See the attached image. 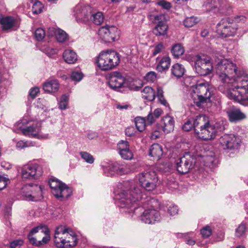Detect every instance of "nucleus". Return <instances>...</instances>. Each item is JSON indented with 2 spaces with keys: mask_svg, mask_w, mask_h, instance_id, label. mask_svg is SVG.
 I'll list each match as a JSON object with an SVG mask.
<instances>
[{
  "mask_svg": "<svg viewBox=\"0 0 248 248\" xmlns=\"http://www.w3.org/2000/svg\"><path fill=\"white\" fill-rule=\"evenodd\" d=\"M124 189L117 196V203L120 208L130 209L129 212H133L134 214L140 218V215L143 214L144 210H146L145 209V202L148 201V200L145 202L142 201L141 190L136 186L133 182H124Z\"/></svg>",
  "mask_w": 248,
  "mask_h": 248,
  "instance_id": "f257e3e1",
  "label": "nucleus"
},
{
  "mask_svg": "<svg viewBox=\"0 0 248 248\" xmlns=\"http://www.w3.org/2000/svg\"><path fill=\"white\" fill-rule=\"evenodd\" d=\"M43 8V6L42 3L39 0H36L32 5V12L35 14H39L42 12Z\"/></svg>",
  "mask_w": 248,
  "mask_h": 248,
  "instance_id": "a19ab883",
  "label": "nucleus"
},
{
  "mask_svg": "<svg viewBox=\"0 0 248 248\" xmlns=\"http://www.w3.org/2000/svg\"><path fill=\"white\" fill-rule=\"evenodd\" d=\"M26 190L31 192V193H25L23 195L26 200L37 201L42 197V188L41 186L30 184L26 185L23 189L22 192L25 193Z\"/></svg>",
  "mask_w": 248,
  "mask_h": 248,
  "instance_id": "f3484780",
  "label": "nucleus"
},
{
  "mask_svg": "<svg viewBox=\"0 0 248 248\" xmlns=\"http://www.w3.org/2000/svg\"><path fill=\"white\" fill-rule=\"evenodd\" d=\"M170 64V59L169 57H163L156 66V69L160 72L168 69Z\"/></svg>",
  "mask_w": 248,
  "mask_h": 248,
  "instance_id": "f704fd0d",
  "label": "nucleus"
},
{
  "mask_svg": "<svg viewBox=\"0 0 248 248\" xmlns=\"http://www.w3.org/2000/svg\"><path fill=\"white\" fill-rule=\"evenodd\" d=\"M8 181V179L0 175V190L3 189L6 186Z\"/></svg>",
  "mask_w": 248,
  "mask_h": 248,
  "instance_id": "5fc2aeb1",
  "label": "nucleus"
},
{
  "mask_svg": "<svg viewBox=\"0 0 248 248\" xmlns=\"http://www.w3.org/2000/svg\"><path fill=\"white\" fill-rule=\"evenodd\" d=\"M140 220L145 224H155L160 220L159 212L154 209H148L144 210L143 214L140 215Z\"/></svg>",
  "mask_w": 248,
  "mask_h": 248,
  "instance_id": "6ab92c4d",
  "label": "nucleus"
},
{
  "mask_svg": "<svg viewBox=\"0 0 248 248\" xmlns=\"http://www.w3.org/2000/svg\"><path fill=\"white\" fill-rule=\"evenodd\" d=\"M135 124L137 129L141 132L145 127V120L141 118H137L135 119Z\"/></svg>",
  "mask_w": 248,
  "mask_h": 248,
  "instance_id": "ea45409f",
  "label": "nucleus"
},
{
  "mask_svg": "<svg viewBox=\"0 0 248 248\" xmlns=\"http://www.w3.org/2000/svg\"><path fill=\"white\" fill-rule=\"evenodd\" d=\"M71 78L73 80L79 81L83 78V75L80 72H73L71 75Z\"/></svg>",
  "mask_w": 248,
  "mask_h": 248,
  "instance_id": "8fccbe9b",
  "label": "nucleus"
},
{
  "mask_svg": "<svg viewBox=\"0 0 248 248\" xmlns=\"http://www.w3.org/2000/svg\"><path fill=\"white\" fill-rule=\"evenodd\" d=\"M0 24L3 30H8L14 27L17 28L19 26L17 20L10 16L3 17L0 16Z\"/></svg>",
  "mask_w": 248,
  "mask_h": 248,
  "instance_id": "b1692460",
  "label": "nucleus"
},
{
  "mask_svg": "<svg viewBox=\"0 0 248 248\" xmlns=\"http://www.w3.org/2000/svg\"><path fill=\"white\" fill-rule=\"evenodd\" d=\"M54 243L59 248H71L77 245V238L70 229L61 226L55 230Z\"/></svg>",
  "mask_w": 248,
  "mask_h": 248,
  "instance_id": "7ed1b4c3",
  "label": "nucleus"
},
{
  "mask_svg": "<svg viewBox=\"0 0 248 248\" xmlns=\"http://www.w3.org/2000/svg\"><path fill=\"white\" fill-rule=\"evenodd\" d=\"M145 78L148 81L154 82L156 79V74L154 72H149L146 74Z\"/></svg>",
  "mask_w": 248,
  "mask_h": 248,
  "instance_id": "603ef678",
  "label": "nucleus"
},
{
  "mask_svg": "<svg viewBox=\"0 0 248 248\" xmlns=\"http://www.w3.org/2000/svg\"><path fill=\"white\" fill-rule=\"evenodd\" d=\"M120 55L114 50H107L101 52L97 57L96 63L102 70L112 69L119 64Z\"/></svg>",
  "mask_w": 248,
  "mask_h": 248,
  "instance_id": "423d86ee",
  "label": "nucleus"
},
{
  "mask_svg": "<svg viewBox=\"0 0 248 248\" xmlns=\"http://www.w3.org/2000/svg\"><path fill=\"white\" fill-rule=\"evenodd\" d=\"M216 73L219 80L223 83L221 86L230 83L234 81L233 74H237V68L235 64L228 59L220 60L217 64Z\"/></svg>",
  "mask_w": 248,
  "mask_h": 248,
  "instance_id": "20e7f679",
  "label": "nucleus"
},
{
  "mask_svg": "<svg viewBox=\"0 0 248 248\" xmlns=\"http://www.w3.org/2000/svg\"><path fill=\"white\" fill-rule=\"evenodd\" d=\"M225 86H219V90L229 99L248 106V77H237Z\"/></svg>",
  "mask_w": 248,
  "mask_h": 248,
  "instance_id": "f03ea898",
  "label": "nucleus"
},
{
  "mask_svg": "<svg viewBox=\"0 0 248 248\" xmlns=\"http://www.w3.org/2000/svg\"><path fill=\"white\" fill-rule=\"evenodd\" d=\"M104 16L102 12H97L93 14L91 16V20L97 25H100L104 21Z\"/></svg>",
  "mask_w": 248,
  "mask_h": 248,
  "instance_id": "e433bc0d",
  "label": "nucleus"
},
{
  "mask_svg": "<svg viewBox=\"0 0 248 248\" xmlns=\"http://www.w3.org/2000/svg\"><path fill=\"white\" fill-rule=\"evenodd\" d=\"M46 35L45 31L42 28H38L35 31L34 36L36 39L38 41H41L44 39Z\"/></svg>",
  "mask_w": 248,
  "mask_h": 248,
  "instance_id": "37998d69",
  "label": "nucleus"
},
{
  "mask_svg": "<svg viewBox=\"0 0 248 248\" xmlns=\"http://www.w3.org/2000/svg\"><path fill=\"white\" fill-rule=\"evenodd\" d=\"M194 68L196 72L200 76H206L211 73L213 69L210 60L202 58L200 56H196Z\"/></svg>",
  "mask_w": 248,
  "mask_h": 248,
  "instance_id": "dca6fc26",
  "label": "nucleus"
},
{
  "mask_svg": "<svg viewBox=\"0 0 248 248\" xmlns=\"http://www.w3.org/2000/svg\"><path fill=\"white\" fill-rule=\"evenodd\" d=\"M194 132L197 133L204 126L209 124V118L205 115L200 114L192 118Z\"/></svg>",
  "mask_w": 248,
  "mask_h": 248,
  "instance_id": "5701e85b",
  "label": "nucleus"
},
{
  "mask_svg": "<svg viewBox=\"0 0 248 248\" xmlns=\"http://www.w3.org/2000/svg\"><path fill=\"white\" fill-rule=\"evenodd\" d=\"M39 92V89L38 87H34L32 88L29 93V95L32 98H34L36 94Z\"/></svg>",
  "mask_w": 248,
  "mask_h": 248,
  "instance_id": "052dcab7",
  "label": "nucleus"
},
{
  "mask_svg": "<svg viewBox=\"0 0 248 248\" xmlns=\"http://www.w3.org/2000/svg\"><path fill=\"white\" fill-rule=\"evenodd\" d=\"M48 183L53 194L54 196H58V192L64 183L55 178H51Z\"/></svg>",
  "mask_w": 248,
  "mask_h": 248,
  "instance_id": "c756f323",
  "label": "nucleus"
},
{
  "mask_svg": "<svg viewBox=\"0 0 248 248\" xmlns=\"http://www.w3.org/2000/svg\"><path fill=\"white\" fill-rule=\"evenodd\" d=\"M163 110L159 108H156L153 114L155 116V118H158L162 114Z\"/></svg>",
  "mask_w": 248,
  "mask_h": 248,
  "instance_id": "e2e57ef3",
  "label": "nucleus"
},
{
  "mask_svg": "<svg viewBox=\"0 0 248 248\" xmlns=\"http://www.w3.org/2000/svg\"><path fill=\"white\" fill-rule=\"evenodd\" d=\"M135 133L134 128L133 127H129L126 128L125 130V135L128 137H131L134 135Z\"/></svg>",
  "mask_w": 248,
  "mask_h": 248,
  "instance_id": "680f3d73",
  "label": "nucleus"
},
{
  "mask_svg": "<svg viewBox=\"0 0 248 248\" xmlns=\"http://www.w3.org/2000/svg\"><path fill=\"white\" fill-rule=\"evenodd\" d=\"M139 183L141 187L148 191L154 190L158 184V178L154 171H144L138 175Z\"/></svg>",
  "mask_w": 248,
  "mask_h": 248,
  "instance_id": "6e6552de",
  "label": "nucleus"
},
{
  "mask_svg": "<svg viewBox=\"0 0 248 248\" xmlns=\"http://www.w3.org/2000/svg\"><path fill=\"white\" fill-rule=\"evenodd\" d=\"M186 72L184 66L179 63L173 64L171 69V72L172 75L177 78L182 77Z\"/></svg>",
  "mask_w": 248,
  "mask_h": 248,
  "instance_id": "cd10ccee",
  "label": "nucleus"
},
{
  "mask_svg": "<svg viewBox=\"0 0 248 248\" xmlns=\"http://www.w3.org/2000/svg\"><path fill=\"white\" fill-rule=\"evenodd\" d=\"M72 193L71 188L64 184L59 190L58 196H55L58 198H67L71 195Z\"/></svg>",
  "mask_w": 248,
  "mask_h": 248,
  "instance_id": "473e14b6",
  "label": "nucleus"
},
{
  "mask_svg": "<svg viewBox=\"0 0 248 248\" xmlns=\"http://www.w3.org/2000/svg\"><path fill=\"white\" fill-rule=\"evenodd\" d=\"M119 154L121 157L124 159L130 160L133 158V153L132 151L129 150V148L122 151H120Z\"/></svg>",
  "mask_w": 248,
  "mask_h": 248,
  "instance_id": "79ce46f5",
  "label": "nucleus"
},
{
  "mask_svg": "<svg viewBox=\"0 0 248 248\" xmlns=\"http://www.w3.org/2000/svg\"><path fill=\"white\" fill-rule=\"evenodd\" d=\"M42 173L41 167L37 164H28L21 170V176L23 180L37 179Z\"/></svg>",
  "mask_w": 248,
  "mask_h": 248,
  "instance_id": "4468645a",
  "label": "nucleus"
},
{
  "mask_svg": "<svg viewBox=\"0 0 248 248\" xmlns=\"http://www.w3.org/2000/svg\"><path fill=\"white\" fill-rule=\"evenodd\" d=\"M28 124V121L24 118L18 122L15 126L17 129L21 130L22 133L25 136L39 138V134L41 131V124L39 122H35L26 128H24L23 126Z\"/></svg>",
  "mask_w": 248,
  "mask_h": 248,
  "instance_id": "f8f14e48",
  "label": "nucleus"
},
{
  "mask_svg": "<svg viewBox=\"0 0 248 248\" xmlns=\"http://www.w3.org/2000/svg\"><path fill=\"white\" fill-rule=\"evenodd\" d=\"M198 18L194 16L187 17L184 21V25L187 28L191 27L198 22Z\"/></svg>",
  "mask_w": 248,
  "mask_h": 248,
  "instance_id": "58836bf2",
  "label": "nucleus"
},
{
  "mask_svg": "<svg viewBox=\"0 0 248 248\" xmlns=\"http://www.w3.org/2000/svg\"><path fill=\"white\" fill-rule=\"evenodd\" d=\"M201 233L204 238L209 237L212 234V230L210 226H206L201 230Z\"/></svg>",
  "mask_w": 248,
  "mask_h": 248,
  "instance_id": "49530a36",
  "label": "nucleus"
},
{
  "mask_svg": "<svg viewBox=\"0 0 248 248\" xmlns=\"http://www.w3.org/2000/svg\"><path fill=\"white\" fill-rule=\"evenodd\" d=\"M246 227L245 224H240L235 231V235L237 237L243 236L245 235Z\"/></svg>",
  "mask_w": 248,
  "mask_h": 248,
  "instance_id": "c03bdc74",
  "label": "nucleus"
},
{
  "mask_svg": "<svg viewBox=\"0 0 248 248\" xmlns=\"http://www.w3.org/2000/svg\"><path fill=\"white\" fill-rule=\"evenodd\" d=\"M68 97L65 94L62 95L59 103V108L61 109H65L67 106Z\"/></svg>",
  "mask_w": 248,
  "mask_h": 248,
  "instance_id": "a18cd8bd",
  "label": "nucleus"
},
{
  "mask_svg": "<svg viewBox=\"0 0 248 248\" xmlns=\"http://www.w3.org/2000/svg\"><path fill=\"white\" fill-rule=\"evenodd\" d=\"M163 96V91L161 88L157 87V93H156V96L157 97H159Z\"/></svg>",
  "mask_w": 248,
  "mask_h": 248,
  "instance_id": "774afa93",
  "label": "nucleus"
},
{
  "mask_svg": "<svg viewBox=\"0 0 248 248\" xmlns=\"http://www.w3.org/2000/svg\"><path fill=\"white\" fill-rule=\"evenodd\" d=\"M156 119V118H155V116L154 115L153 113L150 112L148 114V116H147L146 121L149 124H152L155 122Z\"/></svg>",
  "mask_w": 248,
  "mask_h": 248,
  "instance_id": "13d9d810",
  "label": "nucleus"
},
{
  "mask_svg": "<svg viewBox=\"0 0 248 248\" xmlns=\"http://www.w3.org/2000/svg\"><path fill=\"white\" fill-rule=\"evenodd\" d=\"M63 58L67 63H74L78 59L77 55L72 50H66L63 53Z\"/></svg>",
  "mask_w": 248,
  "mask_h": 248,
  "instance_id": "c85d7f7f",
  "label": "nucleus"
},
{
  "mask_svg": "<svg viewBox=\"0 0 248 248\" xmlns=\"http://www.w3.org/2000/svg\"><path fill=\"white\" fill-rule=\"evenodd\" d=\"M192 128H194L192 118L188 119L183 126V129L186 131H190Z\"/></svg>",
  "mask_w": 248,
  "mask_h": 248,
  "instance_id": "09e8293b",
  "label": "nucleus"
},
{
  "mask_svg": "<svg viewBox=\"0 0 248 248\" xmlns=\"http://www.w3.org/2000/svg\"><path fill=\"white\" fill-rule=\"evenodd\" d=\"M125 81V78L119 72H112L109 75L108 85L114 90L116 91L121 88Z\"/></svg>",
  "mask_w": 248,
  "mask_h": 248,
  "instance_id": "412c9836",
  "label": "nucleus"
},
{
  "mask_svg": "<svg viewBox=\"0 0 248 248\" xmlns=\"http://www.w3.org/2000/svg\"><path fill=\"white\" fill-rule=\"evenodd\" d=\"M213 94V89L206 83H202L193 86L191 91V96L193 102L199 107H202L204 103L210 101Z\"/></svg>",
  "mask_w": 248,
  "mask_h": 248,
  "instance_id": "39448f33",
  "label": "nucleus"
},
{
  "mask_svg": "<svg viewBox=\"0 0 248 248\" xmlns=\"http://www.w3.org/2000/svg\"><path fill=\"white\" fill-rule=\"evenodd\" d=\"M196 163V156L189 153H186L176 162V170L180 174H186L194 169Z\"/></svg>",
  "mask_w": 248,
  "mask_h": 248,
  "instance_id": "9d476101",
  "label": "nucleus"
},
{
  "mask_svg": "<svg viewBox=\"0 0 248 248\" xmlns=\"http://www.w3.org/2000/svg\"><path fill=\"white\" fill-rule=\"evenodd\" d=\"M23 241L22 239H17L13 241L10 243L9 247L10 248H16L18 246H21L23 245Z\"/></svg>",
  "mask_w": 248,
  "mask_h": 248,
  "instance_id": "864d4df0",
  "label": "nucleus"
},
{
  "mask_svg": "<svg viewBox=\"0 0 248 248\" xmlns=\"http://www.w3.org/2000/svg\"><path fill=\"white\" fill-rule=\"evenodd\" d=\"M155 90L149 86H146L142 91V98L149 101H152L155 99Z\"/></svg>",
  "mask_w": 248,
  "mask_h": 248,
  "instance_id": "2f4dec72",
  "label": "nucleus"
},
{
  "mask_svg": "<svg viewBox=\"0 0 248 248\" xmlns=\"http://www.w3.org/2000/svg\"><path fill=\"white\" fill-rule=\"evenodd\" d=\"M48 33L49 36H55L57 40L61 43L64 42L67 39V34L60 29L50 27L48 30Z\"/></svg>",
  "mask_w": 248,
  "mask_h": 248,
  "instance_id": "393cba45",
  "label": "nucleus"
},
{
  "mask_svg": "<svg viewBox=\"0 0 248 248\" xmlns=\"http://www.w3.org/2000/svg\"><path fill=\"white\" fill-rule=\"evenodd\" d=\"M217 31L222 37L233 36L238 29L234 19L230 17L223 18L217 24Z\"/></svg>",
  "mask_w": 248,
  "mask_h": 248,
  "instance_id": "9b49d317",
  "label": "nucleus"
},
{
  "mask_svg": "<svg viewBox=\"0 0 248 248\" xmlns=\"http://www.w3.org/2000/svg\"><path fill=\"white\" fill-rule=\"evenodd\" d=\"M81 157L89 164H93L94 162V158L93 156L86 152H80L79 153Z\"/></svg>",
  "mask_w": 248,
  "mask_h": 248,
  "instance_id": "4c0bfd02",
  "label": "nucleus"
},
{
  "mask_svg": "<svg viewBox=\"0 0 248 248\" xmlns=\"http://www.w3.org/2000/svg\"><path fill=\"white\" fill-rule=\"evenodd\" d=\"M229 120L231 122H235L244 119L246 116L239 109H235L228 113Z\"/></svg>",
  "mask_w": 248,
  "mask_h": 248,
  "instance_id": "72a5a7b5",
  "label": "nucleus"
},
{
  "mask_svg": "<svg viewBox=\"0 0 248 248\" xmlns=\"http://www.w3.org/2000/svg\"><path fill=\"white\" fill-rule=\"evenodd\" d=\"M92 15L91 7L90 6H87L82 8L80 13L78 14V17L83 22H86L89 19H91Z\"/></svg>",
  "mask_w": 248,
  "mask_h": 248,
  "instance_id": "7c9ffc66",
  "label": "nucleus"
},
{
  "mask_svg": "<svg viewBox=\"0 0 248 248\" xmlns=\"http://www.w3.org/2000/svg\"><path fill=\"white\" fill-rule=\"evenodd\" d=\"M59 83L57 80L53 79L45 82L43 86V89L46 92L55 93L58 91Z\"/></svg>",
  "mask_w": 248,
  "mask_h": 248,
  "instance_id": "bb28decb",
  "label": "nucleus"
},
{
  "mask_svg": "<svg viewBox=\"0 0 248 248\" xmlns=\"http://www.w3.org/2000/svg\"><path fill=\"white\" fill-rule=\"evenodd\" d=\"M178 209L176 205H172L170 206L168 208V212L170 216H174L178 213Z\"/></svg>",
  "mask_w": 248,
  "mask_h": 248,
  "instance_id": "4d7b16f0",
  "label": "nucleus"
},
{
  "mask_svg": "<svg viewBox=\"0 0 248 248\" xmlns=\"http://www.w3.org/2000/svg\"><path fill=\"white\" fill-rule=\"evenodd\" d=\"M159 128L162 129L165 133H169L172 131L174 127V121L173 118L166 115L163 117L159 124Z\"/></svg>",
  "mask_w": 248,
  "mask_h": 248,
  "instance_id": "4be33fe9",
  "label": "nucleus"
},
{
  "mask_svg": "<svg viewBox=\"0 0 248 248\" xmlns=\"http://www.w3.org/2000/svg\"><path fill=\"white\" fill-rule=\"evenodd\" d=\"M151 19L156 24L153 30L154 34L157 36L167 37L168 26L165 21V16L162 14L152 15Z\"/></svg>",
  "mask_w": 248,
  "mask_h": 248,
  "instance_id": "ddd939ff",
  "label": "nucleus"
},
{
  "mask_svg": "<svg viewBox=\"0 0 248 248\" xmlns=\"http://www.w3.org/2000/svg\"><path fill=\"white\" fill-rule=\"evenodd\" d=\"M120 31L115 26L107 25L101 27L98 31V35L107 42L114 41L118 39Z\"/></svg>",
  "mask_w": 248,
  "mask_h": 248,
  "instance_id": "2eb2a0df",
  "label": "nucleus"
},
{
  "mask_svg": "<svg viewBox=\"0 0 248 248\" xmlns=\"http://www.w3.org/2000/svg\"><path fill=\"white\" fill-rule=\"evenodd\" d=\"M135 82L136 85H130V89L136 91H139L143 86V82L140 80H137Z\"/></svg>",
  "mask_w": 248,
  "mask_h": 248,
  "instance_id": "3c124183",
  "label": "nucleus"
},
{
  "mask_svg": "<svg viewBox=\"0 0 248 248\" xmlns=\"http://www.w3.org/2000/svg\"><path fill=\"white\" fill-rule=\"evenodd\" d=\"M157 4L165 9H169L171 7V5L170 2L164 0L158 2Z\"/></svg>",
  "mask_w": 248,
  "mask_h": 248,
  "instance_id": "6e6d98bb",
  "label": "nucleus"
},
{
  "mask_svg": "<svg viewBox=\"0 0 248 248\" xmlns=\"http://www.w3.org/2000/svg\"><path fill=\"white\" fill-rule=\"evenodd\" d=\"M98 135L96 132H91L87 134V137L90 140L96 139L98 137Z\"/></svg>",
  "mask_w": 248,
  "mask_h": 248,
  "instance_id": "69168bd1",
  "label": "nucleus"
},
{
  "mask_svg": "<svg viewBox=\"0 0 248 248\" xmlns=\"http://www.w3.org/2000/svg\"><path fill=\"white\" fill-rule=\"evenodd\" d=\"M207 12L227 14L232 12V7L226 0H207L203 4Z\"/></svg>",
  "mask_w": 248,
  "mask_h": 248,
  "instance_id": "1a4fd4ad",
  "label": "nucleus"
},
{
  "mask_svg": "<svg viewBox=\"0 0 248 248\" xmlns=\"http://www.w3.org/2000/svg\"><path fill=\"white\" fill-rule=\"evenodd\" d=\"M119 153L129 148V144L127 141L122 140L117 144Z\"/></svg>",
  "mask_w": 248,
  "mask_h": 248,
  "instance_id": "de8ad7c7",
  "label": "nucleus"
},
{
  "mask_svg": "<svg viewBox=\"0 0 248 248\" xmlns=\"http://www.w3.org/2000/svg\"><path fill=\"white\" fill-rule=\"evenodd\" d=\"M171 51L173 56L178 58L184 54L185 49L181 44H176L172 46Z\"/></svg>",
  "mask_w": 248,
  "mask_h": 248,
  "instance_id": "c9c22d12",
  "label": "nucleus"
},
{
  "mask_svg": "<svg viewBox=\"0 0 248 248\" xmlns=\"http://www.w3.org/2000/svg\"><path fill=\"white\" fill-rule=\"evenodd\" d=\"M217 132V130L216 127L210 124L209 122V124L203 127L196 134L199 138L206 140L214 139L216 136Z\"/></svg>",
  "mask_w": 248,
  "mask_h": 248,
  "instance_id": "aec40b11",
  "label": "nucleus"
},
{
  "mask_svg": "<svg viewBox=\"0 0 248 248\" xmlns=\"http://www.w3.org/2000/svg\"><path fill=\"white\" fill-rule=\"evenodd\" d=\"M219 143L224 150L237 149L239 146V140L234 135L225 134L219 139Z\"/></svg>",
  "mask_w": 248,
  "mask_h": 248,
  "instance_id": "a211bd4d",
  "label": "nucleus"
},
{
  "mask_svg": "<svg viewBox=\"0 0 248 248\" xmlns=\"http://www.w3.org/2000/svg\"><path fill=\"white\" fill-rule=\"evenodd\" d=\"M163 48V45L162 43H160L156 46L153 53V55L155 56L157 54L160 53Z\"/></svg>",
  "mask_w": 248,
  "mask_h": 248,
  "instance_id": "bf43d9fd",
  "label": "nucleus"
},
{
  "mask_svg": "<svg viewBox=\"0 0 248 248\" xmlns=\"http://www.w3.org/2000/svg\"><path fill=\"white\" fill-rule=\"evenodd\" d=\"M158 101H159V102L163 105H164L165 106H169V104H168V102H167V101L165 100V99L164 97V95L162 96V97H158Z\"/></svg>",
  "mask_w": 248,
  "mask_h": 248,
  "instance_id": "338daca9",
  "label": "nucleus"
},
{
  "mask_svg": "<svg viewBox=\"0 0 248 248\" xmlns=\"http://www.w3.org/2000/svg\"><path fill=\"white\" fill-rule=\"evenodd\" d=\"M16 146L17 148L22 149L27 147L28 145L27 142H24L23 141L20 140L17 142Z\"/></svg>",
  "mask_w": 248,
  "mask_h": 248,
  "instance_id": "0e129e2a",
  "label": "nucleus"
},
{
  "mask_svg": "<svg viewBox=\"0 0 248 248\" xmlns=\"http://www.w3.org/2000/svg\"><path fill=\"white\" fill-rule=\"evenodd\" d=\"M49 230L45 226H39L33 228L28 235L30 243L39 247L47 243L50 239Z\"/></svg>",
  "mask_w": 248,
  "mask_h": 248,
  "instance_id": "0eeeda50",
  "label": "nucleus"
},
{
  "mask_svg": "<svg viewBox=\"0 0 248 248\" xmlns=\"http://www.w3.org/2000/svg\"><path fill=\"white\" fill-rule=\"evenodd\" d=\"M149 155L155 159L159 160L163 155L162 147L157 143L153 144L149 149Z\"/></svg>",
  "mask_w": 248,
  "mask_h": 248,
  "instance_id": "a878e982",
  "label": "nucleus"
}]
</instances>
